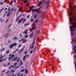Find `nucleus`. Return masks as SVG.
<instances>
[{
  "mask_svg": "<svg viewBox=\"0 0 76 76\" xmlns=\"http://www.w3.org/2000/svg\"><path fill=\"white\" fill-rule=\"evenodd\" d=\"M75 19V18H69V22H71V23H72V25L70 27V31L72 32H75V29L73 28H76V23H75L72 21V20H73Z\"/></svg>",
  "mask_w": 76,
  "mask_h": 76,
  "instance_id": "obj_1",
  "label": "nucleus"
},
{
  "mask_svg": "<svg viewBox=\"0 0 76 76\" xmlns=\"http://www.w3.org/2000/svg\"><path fill=\"white\" fill-rule=\"evenodd\" d=\"M17 45V43H14L13 44H11L10 45L9 48H13V47H16Z\"/></svg>",
  "mask_w": 76,
  "mask_h": 76,
  "instance_id": "obj_2",
  "label": "nucleus"
},
{
  "mask_svg": "<svg viewBox=\"0 0 76 76\" xmlns=\"http://www.w3.org/2000/svg\"><path fill=\"white\" fill-rule=\"evenodd\" d=\"M69 7H70V10H73V7H72V4H71V2H69Z\"/></svg>",
  "mask_w": 76,
  "mask_h": 76,
  "instance_id": "obj_3",
  "label": "nucleus"
},
{
  "mask_svg": "<svg viewBox=\"0 0 76 76\" xmlns=\"http://www.w3.org/2000/svg\"><path fill=\"white\" fill-rule=\"evenodd\" d=\"M45 2V0H43L41 1L40 2V3H39L38 5V6H41V4H42V3H44Z\"/></svg>",
  "mask_w": 76,
  "mask_h": 76,
  "instance_id": "obj_4",
  "label": "nucleus"
},
{
  "mask_svg": "<svg viewBox=\"0 0 76 76\" xmlns=\"http://www.w3.org/2000/svg\"><path fill=\"white\" fill-rule=\"evenodd\" d=\"M26 57H27L26 58H28L29 57V55H26L25 56H23V60H25V58H26Z\"/></svg>",
  "mask_w": 76,
  "mask_h": 76,
  "instance_id": "obj_5",
  "label": "nucleus"
},
{
  "mask_svg": "<svg viewBox=\"0 0 76 76\" xmlns=\"http://www.w3.org/2000/svg\"><path fill=\"white\" fill-rule=\"evenodd\" d=\"M50 1H47L45 3V4H48V5L46 7V9H47L48 8V5H49V4H50Z\"/></svg>",
  "mask_w": 76,
  "mask_h": 76,
  "instance_id": "obj_6",
  "label": "nucleus"
},
{
  "mask_svg": "<svg viewBox=\"0 0 76 76\" xmlns=\"http://www.w3.org/2000/svg\"><path fill=\"white\" fill-rule=\"evenodd\" d=\"M39 10V8L36 10H34L33 12H34L35 13L36 12H38Z\"/></svg>",
  "mask_w": 76,
  "mask_h": 76,
  "instance_id": "obj_7",
  "label": "nucleus"
},
{
  "mask_svg": "<svg viewBox=\"0 0 76 76\" xmlns=\"http://www.w3.org/2000/svg\"><path fill=\"white\" fill-rule=\"evenodd\" d=\"M34 7H34V6H32V7H31L29 9V10H27V12H30L31 11V10L32 9V8H34Z\"/></svg>",
  "mask_w": 76,
  "mask_h": 76,
  "instance_id": "obj_8",
  "label": "nucleus"
},
{
  "mask_svg": "<svg viewBox=\"0 0 76 76\" xmlns=\"http://www.w3.org/2000/svg\"><path fill=\"white\" fill-rule=\"evenodd\" d=\"M33 33H32L30 35H29V37H30L31 38H32V37H33Z\"/></svg>",
  "mask_w": 76,
  "mask_h": 76,
  "instance_id": "obj_9",
  "label": "nucleus"
},
{
  "mask_svg": "<svg viewBox=\"0 0 76 76\" xmlns=\"http://www.w3.org/2000/svg\"><path fill=\"white\" fill-rule=\"evenodd\" d=\"M35 28V26H34L31 29H30L29 30L30 31V32H31L32 31H33V30H34V29Z\"/></svg>",
  "mask_w": 76,
  "mask_h": 76,
  "instance_id": "obj_10",
  "label": "nucleus"
},
{
  "mask_svg": "<svg viewBox=\"0 0 76 76\" xmlns=\"http://www.w3.org/2000/svg\"><path fill=\"white\" fill-rule=\"evenodd\" d=\"M45 13V12H43V14H42V20H43L44 19V17L43 16V15Z\"/></svg>",
  "mask_w": 76,
  "mask_h": 76,
  "instance_id": "obj_11",
  "label": "nucleus"
},
{
  "mask_svg": "<svg viewBox=\"0 0 76 76\" xmlns=\"http://www.w3.org/2000/svg\"><path fill=\"white\" fill-rule=\"evenodd\" d=\"M19 51V50H18V49H16L12 53V54H15V53H16V51Z\"/></svg>",
  "mask_w": 76,
  "mask_h": 76,
  "instance_id": "obj_12",
  "label": "nucleus"
},
{
  "mask_svg": "<svg viewBox=\"0 0 76 76\" xmlns=\"http://www.w3.org/2000/svg\"><path fill=\"white\" fill-rule=\"evenodd\" d=\"M10 15V12H9L7 13V17H9Z\"/></svg>",
  "mask_w": 76,
  "mask_h": 76,
  "instance_id": "obj_13",
  "label": "nucleus"
},
{
  "mask_svg": "<svg viewBox=\"0 0 76 76\" xmlns=\"http://www.w3.org/2000/svg\"><path fill=\"white\" fill-rule=\"evenodd\" d=\"M17 58H18L16 57L14 58H13V60L14 61H16V60H17Z\"/></svg>",
  "mask_w": 76,
  "mask_h": 76,
  "instance_id": "obj_14",
  "label": "nucleus"
},
{
  "mask_svg": "<svg viewBox=\"0 0 76 76\" xmlns=\"http://www.w3.org/2000/svg\"><path fill=\"white\" fill-rule=\"evenodd\" d=\"M22 21L21 20H19L18 22V23H22Z\"/></svg>",
  "mask_w": 76,
  "mask_h": 76,
  "instance_id": "obj_15",
  "label": "nucleus"
},
{
  "mask_svg": "<svg viewBox=\"0 0 76 76\" xmlns=\"http://www.w3.org/2000/svg\"><path fill=\"white\" fill-rule=\"evenodd\" d=\"M12 72H13V73H15V70H13V69H12L11 72H10V73H11Z\"/></svg>",
  "mask_w": 76,
  "mask_h": 76,
  "instance_id": "obj_16",
  "label": "nucleus"
},
{
  "mask_svg": "<svg viewBox=\"0 0 76 76\" xmlns=\"http://www.w3.org/2000/svg\"><path fill=\"white\" fill-rule=\"evenodd\" d=\"M36 32H37V34H39V33L40 32V28L39 29V30L38 31H36Z\"/></svg>",
  "mask_w": 76,
  "mask_h": 76,
  "instance_id": "obj_17",
  "label": "nucleus"
},
{
  "mask_svg": "<svg viewBox=\"0 0 76 76\" xmlns=\"http://www.w3.org/2000/svg\"><path fill=\"white\" fill-rule=\"evenodd\" d=\"M19 16H18L17 18V19H16V22L18 21L19 20Z\"/></svg>",
  "mask_w": 76,
  "mask_h": 76,
  "instance_id": "obj_18",
  "label": "nucleus"
},
{
  "mask_svg": "<svg viewBox=\"0 0 76 76\" xmlns=\"http://www.w3.org/2000/svg\"><path fill=\"white\" fill-rule=\"evenodd\" d=\"M23 49H21L20 51L18 52V53H22V51H23Z\"/></svg>",
  "mask_w": 76,
  "mask_h": 76,
  "instance_id": "obj_19",
  "label": "nucleus"
},
{
  "mask_svg": "<svg viewBox=\"0 0 76 76\" xmlns=\"http://www.w3.org/2000/svg\"><path fill=\"white\" fill-rule=\"evenodd\" d=\"M34 16H35L34 17V18L35 19V18H37V14H35Z\"/></svg>",
  "mask_w": 76,
  "mask_h": 76,
  "instance_id": "obj_20",
  "label": "nucleus"
},
{
  "mask_svg": "<svg viewBox=\"0 0 76 76\" xmlns=\"http://www.w3.org/2000/svg\"><path fill=\"white\" fill-rule=\"evenodd\" d=\"M27 33H28V30H26V31L24 32V34H27Z\"/></svg>",
  "mask_w": 76,
  "mask_h": 76,
  "instance_id": "obj_21",
  "label": "nucleus"
},
{
  "mask_svg": "<svg viewBox=\"0 0 76 76\" xmlns=\"http://www.w3.org/2000/svg\"><path fill=\"white\" fill-rule=\"evenodd\" d=\"M6 50L5 48L2 49L0 50V51H3V50L4 51V50Z\"/></svg>",
  "mask_w": 76,
  "mask_h": 76,
  "instance_id": "obj_22",
  "label": "nucleus"
},
{
  "mask_svg": "<svg viewBox=\"0 0 76 76\" xmlns=\"http://www.w3.org/2000/svg\"><path fill=\"white\" fill-rule=\"evenodd\" d=\"M69 15H72L73 14V12H70L69 13Z\"/></svg>",
  "mask_w": 76,
  "mask_h": 76,
  "instance_id": "obj_23",
  "label": "nucleus"
},
{
  "mask_svg": "<svg viewBox=\"0 0 76 76\" xmlns=\"http://www.w3.org/2000/svg\"><path fill=\"white\" fill-rule=\"evenodd\" d=\"M30 16V15H27V16L26 17V19H29Z\"/></svg>",
  "mask_w": 76,
  "mask_h": 76,
  "instance_id": "obj_24",
  "label": "nucleus"
},
{
  "mask_svg": "<svg viewBox=\"0 0 76 76\" xmlns=\"http://www.w3.org/2000/svg\"><path fill=\"white\" fill-rule=\"evenodd\" d=\"M1 60V61H4V60H6L5 59H1L0 60Z\"/></svg>",
  "mask_w": 76,
  "mask_h": 76,
  "instance_id": "obj_25",
  "label": "nucleus"
},
{
  "mask_svg": "<svg viewBox=\"0 0 76 76\" xmlns=\"http://www.w3.org/2000/svg\"><path fill=\"white\" fill-rule=\"evenodd\" d=\"M23 39H22L20 40H19L18 42H21V41H23Z\"/></svg>",
  "mask_w": 76,
  "mask_h": 76,
  "instance_id": "obj_26",
  "label": "nucleus"
},
{
  "mask_svg": "<svg viewBox=\"0 0 76 76\" xmlns=\"http://www.w3.org/2000/svg\"><path fill=\"white\" fill-rule=\"evenodd\" d=\"M24 71H25V70H24V69H23L22 70H21L20 72H24Z\"/></svg>",
  "mask_w": 76,
  "mask_h": 76,
  "instance_id": "obj_27",
  "label": "nucleus"
},
{
  "mask_svg": "<svg viewBox=\"0 0 76 76\" xmlns=\"http://www.w3.org/2000/svg\"><path fill=\"white\" fill-rule=\"evenodd\" d=\"M28 72V70H27V69H26L25 70V73H27Z\"/></svg>",
  "mask_w": 76,
  "mask_h": 76,
  "instance_id": "obj_28",
  "label": "nucleus"
},
{
  "mask_svg": "<svg viewBox=\"0 0 76 76\" xmlns=\"http://www.w3.org/2000/svg\"><path fill=\"white\" fill-rule=\"evenodd\" d=\"M21 9H20V8L19 10H18V12H21Z\"/></svg>",
  "mask_w": 76,
  "mask_h": 76,
  "instance_id": "obj_29",
  "label": "nucleus"
},
{
  "mask_svg": "<svg viewBox=\"0 0 76 76\" xmlns=\"http://www.w3.org/2000/svg\"><path fill=\"white\" fill-rule=\"evenodd\" d=\"M5 37L6 38H7L8 37H9V36H8V35L6 34V35H5Z\"/></svg>",
  "mask_w": 76,
  "mask_h": 76,
  "instance_id": "obj_30",
  "label": "nucleus"
},
{
  "mask_svg": "<svg viewBox=\"0 0 76 76\" xmlns=\"http://www.w3.org/2000/svg\"><path fill=\"white\" fill-rule=\"evenodd\" d=\"M12 58V57H10L8 58V60H11Z\"/></svg>",
  "mask_w": 76,
  "mask_h": 76,
  "instance_id": "obj_31",
  "label": "nucleus"
},
{
  "mask_svg": "<svg viewBox=\"0 0 76 76\" xmlns=\"http://www.w3.org/2000/svg\"><path fill=\"white\" fill-rule=\"evenodd\" d=\"M23 64V63L22 62L20 63V64H19V66H21Z\"/></svg>",
  "mask_w": 76,
  "mask_h": 76,
  "instance_id": "obj_32",
  "label": "nucleus"
},
{
  "mask_svg": "<svg viewBox=\"0 0 76 76\" xmlns=\"http://www.w3.org/2000/svg\"><path fill=\"white\" fill-rule=\"evenodd\" d=\"M18 37H15L14 39H18Z\"/></svg>",
  "mask_w": 76,
  "mask_h": 76,
  "instance_id": "obj_33",
  "label": "nucleus"
},
{
  "mask_svg": "<svg viewBox=\"0 0 76 76\" xmlns=\"http://www.w3.org/2000/svg\"><path fill=\"white\" fill-rule=\"evenodd\" d=\"M28 35H26L25 36V38H28Z\"/></svg>",
  "mask_w": 76,
  "mask_h": 76,
  "instance_id": "obj_34",
  "label": "nucleus"
},
{
  "mask_svg": "<svg viewBox=\"0 0 76 76\" xmlns=\"http://www.w3.org/2000/svg\"><path fill=\"white\" fill-rule=\"evenodd\" d=\"M11 57L12 58H13L14 57H15V55H13V54H12V56H11Z\"/></svg>",
  "mask_w": 76,
  "mask_h": 76,
  "instance_id": "obj_35",
  "label": "nucleus"
},
{
  "mask_svg": "<svg viewBox=\"0 0 76 76\" xmlns=\"http://www.w3.org/2000/svg\"><path fill=\"white\" fill-rule=\"evenodd\" d=\"M38 20H35V22L36 23H37V22H38Z\"/></svg>",
  "mask_w": 76,
  "mask_h": 76,
  "instance_id": "obj_36",
  "label": "nucleus"
},
{
  "mask_svg": "<svg viewBox=\"0 0 76 76\" xmlns=\"http://www.w3.org/2000/svg\"><path fill=\"white\" fill-rule=\"evenodd\" d=\"M9 51H10V50H8L7 51V54H8V53H9Z\"/></svg>",
  "mask_w": 76,
  "mask_h": 76,
  "instance_id": "obj_37",
  "label": "nucleus"
},
{
  "mask_svg": "<svg viewBox=\"0 0 76 76\" xmlns=\"http://www.w3.org/2000/svg\"><path fill=\"white\" fill-rule=\"evenodd\" d=\"M34 46L33 45L31 47V49H33V48H34Z\"/></svg>",
  "mask_w": 76,
  "mask_h": 76,
  "instance_id": "obj_38",
  "label": "nucleus"
},
{
  "mask_svg": "<svg viewBox=\"0 0 76 76\" xmlns=\"http://www.w3.org/2000/svg\"><path fill=\"white\" fill-rule=\"evenodd\" d=\"M8 11L9 12H10V7L8 8Z\"/></svg>",
  "mask_w": 76,
  "mask_h": 76,
  "instance_id": "obj_39",
  "label": "nucleus"
},
{
  "mask_svg": "<svg viewBox=\"0 0 76 76\" xmlns=\"http://www.w3.org/2000/svg\"><path fill=\"white\" fill-rule=\"evenodd\" d=\"M4 56H2V57L0 58V59H2V58H4Z\"/></svg>",
  "mask_w": 76,
  "mask_h": 76,
  "instance_id": "obj_40",
  "label": "nucleus"
},
{
  "mask_svg": "<svg viewBox=\"0 0 76 76\" xmlns=\"http://www.w3.org/2000/svg\"><path fill=\"white\" fill-rule=\"evenodd\" d=\"M76 48V46H75L73 48V50H75V48Z\"/></svg>",
  "mask_w": 76,
  "mask_h": 76,
  "instance_id": "obj_41",
  "label": "nucleus"
},
{
  "mask_svg": "<svg viewBox=\"0 0 76 76\" xmlns=\"http://www.w3.org/2000/svg\"><path fill=\"white\" fill-rule=\"evenodd\" d=\"M12 26V24H11L10 25H9L8 28H10V26Z\"/></svg>",
  "mask_w": 76,
  "mask_h": 76,
  "instance_id": "obj_42",
  "label": "nucleus"
},
{
  "mask_svg": "<svg viewBox=\"0 0 76 76\" xmlns=\"http://www.w3.org/2000/svg\"><path fill=\"white\" fill-rule=\"evenodd\" d=\"M4 8H2V9H1V10H0V11H3V10H4Z\"/></svg>",
  "mask_w": 76,
  "mask_h": 76,
  "instance_id": "obj_43",
  "label": "nucleus"
},
{
  "mask_svg": "<svg viewBox=\"0 0 76 76\" xmlns=\"http://www.w3.org/2000/svg\"><path fill=\"white\" fill-rule=\"evenodd\" d=\"M19 59H20V58H18L17 61H19Z\"/></svg>",
  "mask_w": 76,
  "mask_h": 76,
  "instance_id": "obj_44",
  "label": "nucleus"
},
{
  "mask_svg": "<svg viewBox=\"0 0 76 76\" xmlns=\"http://www.w3.org/2000/svg\"><path fill=\"white\" fill-rule=\"evenodd\" d=\"M27 54V51H26L24 52V54Z\"/></svg>",
  "mask_w": 76,
  "mask_h": 76,
  "instance_id": "obj_45",
  "label": "nucleus"
},
{
  "mask_svg": "<svg viewBox=\"0 0 76 76\" xmlns=\"http://www.w3.org/2000/svg\"><path fill=\"white\" fill-rule=\"evenodd\" d=\"M74 63L75 64V69L76 70V63L75 62V61H74Z\"/></svg>",
  "mask_w": 76,
  "mask_h": 76,
  "instance_id": "obj_46",
  "label": "nucleus"
},
{
  "mask_svg": "<svg viewBox=\"0 0 76 76\" xmlns=\"http://www.w3.org/2000/svg\"><path fill=\"white\" fill-rule=\"evenodd\" d=\"M8 20H9V19H7L6 21V23H7V21H8Z\"/></svg>",
  "mask_w": 76,
  "mask_h": 76,
  "instance_id": "obj_47",
  "label": "nucleus"
},
{
  "mask_svg": "<svg viewBox=\"0 0 76 76\" xmlns=\"http://www.w3.org/2000/svg\"><path fill=\"white\" fill-rule=\"evenodd\" d=\"M21 46H22V45H20L18 46V48H20V47H21Z\"/></svg>",
  "mask_w": 76,
  "mask_h": 76,
  "instance_id": "obj_48",
  "label": "nucleus"
},
{
  "mask_svg": "<svg viewBox=\"0 0 76 76\" xmlns=\"http://www.w3.org/2000/svg\"><path fill=\"white\" fill-rule=\"evenodd\" d=\"M3 2H0V4H1V5H3Z\"/></svg>",
  "mask_w": 76,
  "mask_h": 76,
  "instance_id": "obj_49",
  "label": "nucleus"
},
{
  "mask_svg": "<svg viewBox=\"0 0 76 76\" xmlns=\"http://www.w3.org/2000/svg\"><path fill=\"white\" fill-rule=\"evenodd\" d=\"M35 49H36V47H35L34 50V52L35 51Z\"/></svg>",
  "mask_w": 76,
  "mask_h": 76,
  "instance_id": "obj_50",
  "label": "nucleus"
},
{
  "mask_svg": "<svg viewBox=\"0 0 76 76\" xmlns=\"http://www.w3.org/2000/svg\"><path fill=\"white\" fill-rule=\"evenodd\" d=\"M32 52H33V50H31L30 51V53L31 54H32Z\"/></svg>",
  "mask_w": 76,
  "mask_h": 76,
  "instance_id": "obj_51",
  "label": "nucleus"
},
{
  "mask_svg": "<svg viewBox=\"0 0 76 76\" xmlns=\"http://www.w3.org/2000/svg\"><path fill=\"white\" fill-rule=\"evenodd\" d=\"M8 42L9 43H10V42H11V41L8 40Z\"/></svg>",
  "mask_w": 76,
  "mask_h": 76,
  "instance_id": "obj_52",
  "label": "nucleus"
},
{
  "mask_svg": "<svg viewBox=\"0 0 76 76\" xmlns=\"http://www.w3.org/2000/svg\"><path fill=\"white\" fill-rule=\"evenodd\" d=\"M27 1H26L25 0H24V3H26Z\"/></svg>",
  "mask_w": 76,
  "mask_h": 76,
  "instance_id": "obj_53",
  "label": "nucleus"
},
{
  "mask_svg": "<svg viewBox=\"0 0 76 76\" xmlns=\"http://www.w3.org/2000/svg\"><path fill=\"white\" fill-rule=\"evenodd\" d=\"M74 53H76V49L74 50Z\"/></svg>",
  "mask_w": 76,
  "mask_h": 76,
  "instance_id": "obj_54",
  "label": "nucleus"
},
{
  "mask_svg": "<svg viewBox=\"0 0 76 76\" xmlns=\"http://www.w3.org/2000/svg\"><path fill=\"white\" fill-rule=\"evenodd\" d=\"M11 29H10L8 31V32H11Z\"/></svg>",
  "mask_w": 76,
  "mask_h": 76,
  "instance_id": "obj_55",
  "label": "nucleus"
},
{
  "mask_svg": "<svg viewBox=\"0 0 76 76\" xmlns=\"http://www.w3.org/2000/svg\"><path fill=\"white\" fill-rule=\"evenodd\" d=\"M1 57H2V54H1V55H0V58H1Z\"/></svg>",
  "mask_w": 76,
  "mask_h": 76,
  "instance_id": "obj_56",
  "label": "nucleus"
},
{
  "mask_svg": "<svg viewBox=\"0 0 76 76\" xmlns=\"http://www.w3.org/2000/svg\"><path fill=\"white\" fill-rule=\"evenodd\" d=\"M18 67H19V66H17L15 67V69H17V68H18Z\"/></svg>",
  "mask_w": 76,
  "mask_h": 76,
  "instance_id": "obj_57",
  "label": "nucleus"
},
{
  "mask_svg": "<svg viewBox=\"0 0 76 76\" xmlns=\"http://www.w3.org/2000/svg\"><path fill=\"white\" fill-rule=\"evenodd\" d=\"M31 22H32L34 20V19H31Z\"/></svg>",
  "mask_w": 76,
  "mask_h": 76,
  "instance_id": "obj_58",
  "label": "nucleus"
},
{
  "mask_svg": "<svg viewBox=\"0 0 76 76\" xmlns=\"http://www.w3.org/2000/svg\"><path fill=\"white\" fill-rule=\"evenodd\" d=\"M25 42H25V41L23 40V43H25Z\"/></svg>",
  "mask_w": 76,
  "mask_h": 76,
  "instance_id": "obj_59",
  "label": "nucleus"
},
{
  "mask_svg": "<svg viewBox=\"0 0 76 76\" xmlns=\"http://www.w3.org/2000/svg\"><path fill=\"white\" fill-rule=\"evenodd\" d=\"M34 43H35V42H34V41L33 43L32 44V45H34Z\"/></svg>",
  "mask_w": 76,
  "mask_h": 76,
  "instance_id": "obj_60",
  "label": "nucleus"
},
{
  "mask_svg": "<svg viewBox=\"0 0 76 76\" xmlns=\"http://www.w3.org/2000/svg\"><path fill=\"white\" fill-rule=\"evenodd\" d=\"M29 3H28L26 4L27 6H29Z\"/></svg>",
  "mask_w": 76,
  "mask_h": 76,
  "instance_id": "obj_61",
  "label": "nucleus"
},
{
  "mask_svg": "<svg viewBox=\"0 0 76 76\" xmlns=\"http://www.w3.org/2000/svg\"><path fill=\"white\" fill-rule=\"evenodd\" d=\"M14 73H13V74L12 75H11L10 76H14Z\"/></svg>",
  "mask_w": 76,
  "mask_h": 76,
  "instance_id": "obj_62",
  "label": "nucleus"
},
{
  "mask_svg": "<svg viewBox=\"0 0 76 76\" xmlns=\"http://www.w3.org/2000/svg\"><path fill=\"white\" fill-rule=\"evenodd\" d=\"M23 75V74H21L19 75V76H22Z\"/></svg>",
  "mask_w": 76,
  "mask_h": 76,
  "instance_id": "obj_63",
  "label": "nucleus"
},
{
  "mask_svg": "<svg viewBox=\"0 0 76 76\" xmlns=\"http://www.w3.org/2000/svg\"><path fill=\"white\" fill-rule=\"evenodd\" d=\"M74 40H75V41H76V37H75V38Z\"/></svg>",
  "mask_w": 76,
  "mask_h": 76,
  "instance_id": "obj_64",
  "label": "nucleus"
}]
</instances>
